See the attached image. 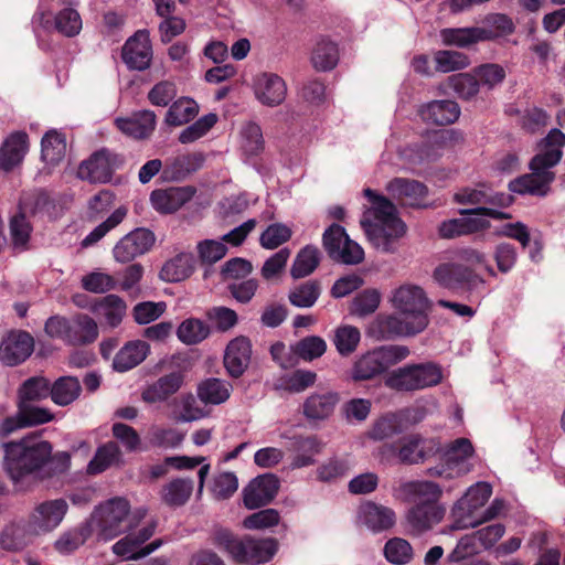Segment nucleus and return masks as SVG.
Masks as SVG:
<instances>
[{
  "mask_svg": "<svg viewBox=\"0 0 565 565\" xmlns=\"http://www.w3.org/2000/svg\"><path fill=\"white\" fill-rule=\"evenodd\" d=\"M390 303L395 312L377 317L372 324L371 331L377 338L413 337L428 327L431 301L422 286H398L392 290Z\"/></svg>",
  "mask_w": 565,
  "mask_h": 565,
  "instance_id": "1",
  "label": "nucleus"
},
{
  "mask_svg": "<svg viewBox=\"0 0 565 565\" xmlns=\"http://www.w3.org/2000/svg\"><path fill=\"white\" fill-rule=\"evenodd\" d=\"M565 147V134L557 128L550 130L536 148V154L530 162L531 173L509 183L512 192L544 196L555 179L553 168L561 161Z\"/></svg>",
  "mask_w": 565,
  "mask_h": 565,
  "instance_id": "2",
  "label": "nucleus"
},
{
  "mask_svg": "<svg viewBox=\"0 0 565 565\" xmlns=\"http://www.w3.org/2000/svg\"><path fill=\"white\" fill-rule=\"evenodd\" d=\"M363 194L369 204L361 217V226L376 249L391 253L394 250V243L405 234L406 226L399 218L396 206L386 196L371 189H365Z\"/></svg>",
  "mask_w": 565,
  "mask_h": 565,
  "instance_id": "3",
  "label": "nucleus"
},
{
  "mask_svg": "<svg viewBox=\"0 0 565 565\" xmlns=\"http://www.w3.org/2000/svg\"><path fill=\"white\" fill-rule=\"evenodd\" d=\"M4 450L3 470L14 486L35 473L52 456L49 441L38 437H25L19 441L2 445Z\"/></svg>",
  "mask_w": 565,
  "mask_h": 565,
  "instance_id": "4",
  "label": "nucleus"
},
{
  "mask_svg": "<svg viewBox=\"0 0 565 565\" xmlns=\"http://www.w3.org/2000/svg\"><path fill=\"white\" fill-rule=\"evenodd\" d=\"M213 542L234 561L248 565L266 563L277 551L275 539L256 540L250 536L239 539L224 529L215 531Z\"/></svg>",
  "mask_w": 565,
  "mask_h": 565,
  "instance_id": "5",
  "label": "nucleus"
},
{
  "mask_svg": "<svg viewBox=\"0 0 565 565\" xmlns=\"http://www.w3.org/2000/svg\"><path fill=\"white\" fill-rule=\"evenodd\" d=\"M409 353L408 347L402 344L374 348L355 360L351 370V377L354 381L372 380L404 361Z\"/></svg>",
  "mask_w": 565,
  "mask_h": 565,
  "instance_id": "6",
  "label": "nucleus"
},
{
  "mask_svg": "<svg viewBox=\"0 0 565 565\" xmlns=\"http://www.w3.org/2000/svg\"><path fill=\"white\" fill-rule=\"evenodd\" d=\"M439 451L441 461L427 469L430 477L454 479L468 475L473 469L471 459L475 457V447L468 438H457L443 448L439 446Z\"/></svg>",
  "mask_w": 565,
  "mask_h": 565,
  "instance_id": "7",
  "label": "nucleus"
},
{
  "mask_svg": "<svg viewBox=\"0 0 565 565\" xmlns=\"http://www.w3.org/2000/svg\"><path fill=\"white\" fill-rule=\"evenodd\" d=\"M492 494V487L488 482L479 481L470 486L465 494L454 504L451 515L452 530L476 527L482 523L478 513Z\"/></svg>",
  "mask_w": 565,
  "mask_h": 565,
  "instance_id": "8",
  "label": "nucleus"
},
{
  "mask_svg": "<svg viewBox=\"0 0 565 565\" xmlns=\"http://www.w3.org/2000/svg\"><path fill=\"white\" fill-rule=\"evenodd\" d=\"M443 380L440 366L435 363L412 364L392 372L386 386L397 391H419L439 384Z\"/></svg>",
  "mask_w": 565,
  "mask_h": 565,
  "instance_id": "9",
  "label": "nucleus"
},
{
  "mask_svg": "<svg viewBox=\"0 0 565 565\" xmlns=\"http://www.w3.org/2000/svg\"><path fill=\"white\" fill-rule=\"evenodd\" d=\"M99 533L104 541H110L132 526L130 504L125 498H113L95 511Z\"/></svg>",
  "mask_w": 565,
  "mask_h": 565,
  "instance_id": "10",
  "label": "nucleus"
},
{
  "mask_svg": "<svg viewBox=\"0 0 565 565\" xmlns=\"http://www.w3.org/2000/svg\"><path fill=\"white\" fill-rule=\"evenodd\" d=\"M323 246L328 255L335 262L354 265L364 259L363 248L350 239L345 230L337 224L331 225L324 232Z\"/></svg>",
  "mask_w": 565,
  "mask_h": 565,
  "instance_id": "11",
  "label": "nucleus"
},
{
  "mask_svg": "<svg viewBox=\"0 0 565 565\" xmlns=\"http://www.w3.org/2000/svg\"><path fill=\"white\" fill-rule=\"evenodd\" d=\"M434 279L441 287L455 292L472 291L484 284V280L461 264H443L434 270Z\"/></svg>",
  "mask_w": 565,
  "mask_h": 565,
  "instance_id": "12",
  "label": "nucleus"
},
{
  "mask_svg": "<svg viewBox=\"0 0 565 565\" xmlns=\"http://www.w3.org/2000/svg\"><path fill=\"white\" fill-rule=\"evenodd\" d=\"M439 452V443L435 439H424L418 435H409L401 439L398 449L393 446H384L382 456L388 457L397 454L404 463H419Z\"/></svg>",
  "mask_w": 565,
  "mask_h": 565,
  "instance_id": "13",
  "label": "nucleus"
},
{
  "mask_svg": "<svg viewBox=\"0 0 565 565\" xmlns=\"http://www.w3.org/2000/svg\"><path fill=\"white\" fill-rule=\"evenodd\" d=\"M68 504L64 499H54L38 504L31 512L28 526L32 534L49 533L63 521Z\"/></svg>",
  "mask_w": 565,
  "mask_h": 565,
  "instance_id": "14",
  "label": "nucleus"
},
{
  "mask_svg": "<svg viewBox=\"0 0 565 565\" xmlns=\"http://www.w3.org/2000/svg\"><path fill=\"white\" fill-rule=\"evenodd\" d=\"M121 162L118 154L103 149L79 164L77 175L82 180H87L92 183H106Z\"/></svg>",
  "mask_w": 565,
  "mask_h": 565,
  "instance_id": "15",
  "label": "nucleus"
},
{
  "mask_svg": "<svg viewBox=\"0 0 565 565\" xmlns=\"http://www.w3.org/2000/svg\"><path fill=\"white\" fill-rule=\"evenodd\" d=\"M154 533V525L148 524L139 530L137 534H128L116 542L111 550L117 556L125 559H139L154 552L162 545L161 540H154L146 546L142 544L148 541Z\"/></svg>",
  "mask_w": 565,
  "mask_h": 565,
  "instance_id": "16",
  "label": "nucleus"
},
{
  "mask_svg": "<svg viewBox=\"0 0 565 565\" xmlns=\"http://www.w3.org/2000/svg\"><path fill=\"white\" fill-rule=\"evenodd\" d=\"M34 350V340L25 331H10L0 342V361L8 366L24 362Z\"/></svg>",
  "mask_w": 565,
  "mask_h": 565,
  "instance_id": "17",
  "label": "nucleus"
},
{
  "mask_svg": "<svg viewBox=\"0 0 565 565\" xmlns=\"http://www.w3.org/2000/svg\"><path fill=\"white\" fill-rule=\"evenodd\" d=\"M154 243V235L146 228H136L125 235L113 248V255L118 263H128L146 254Z\"/></svg>",
  "mask_w": 565,
  "mask_h": 565,
  "instance_id": "18",
  "label": "nucleus"
},
{
  "mask_svg": "<svg viewBox=\"0 0 565 565\" xmlns=\"http://www.w3.org/2000/svg\"><path fill=\"white\" fill-rule=\"evenodd\" d=\"M443 505L413 504L405 514V525L412 535H422L441 522L445 516Z\"/></svg>",
  "mask_w": 565,
  "mask_h": 565,
  "instance_id": "19",
  "label": "nucleus"
},
{
  "mask_svg": "<svg viewBox=\"0 0 565 565\" xmlns=\"http://www.w3.org/2000/svg\"><path fill=\"white\" fill-rule=\"evenodd\" d=\"M386 192L403 204L426 207V198L428 195L427 186L417 181L406 178H394L385 185Z\"/></svg>",
  "mask_w": 565,
  "mask_h": 565,
  "instance_id": "20",
  "label": "nucleus"
},
{
  "mask_svg": "<svg viewBox=\"0 0 565 565\" xmlns=\"http://www.w3.org/2000/svg\"><path fill=\"white\" fill-rule=\"evenodd\" d=\"M253 90L260 104L275 107L285 100L287 86L279 75L264 72L254 77Z\"/></svg>",
  "mask_w": 565,
  "mask_h": 565,
  "instance_id": "21",
  "label": "nucleus"
},
{
  "mask_svg": "<svg viewBox=\"0 0 565 565\" xmlns=\"http://www.w3.org/2000/svg\"><path fill=\"white\" fill-rule=\"evenodd\" d=\"M115 126L121 134L131 139L147 140L156 129L157 116L152 110H138L127 117H117Z\"/></svg>",
  "mask_w": 565,
  "mask_h": 565,
  "instance_id": "22",
  "label": "nucleus"
},
{
  "mask_svg": "<svg viewBox=\"0 0 565 565\" xmlns=\"http://www.w3.org/2000/svg\"><path fill=\"white\" fill-rule=\"evenodd\" d=\"M278 488L279 481L275 475L265 473L254 478L243 490L245 507L253 510L268 504Z\"/></svg>",
  "mask_w": 565,
  "mask_h": 565,
  "instance_id": "23",
  "label": "nucleus"
},
{
  "mask_svg": "<svg viewBox=\"0 0 565 565\" xmlns=\"http://www.w3.org/2000/svg\"><path fill=\"white\" fill-rule=\"evenodd\" d=\"M458 204H470L488 207H507L512 204L513 198L510 194L493 192L486 185L478 188H462L454 194Z\"/></svg>",
  "mask_w": 565,
  "mask_h": 565,
  "instance_id": "24",
  "label": "nucleus"
},
{
  "mask_svg": "<svg viewBox=\"0 0 565 565\" xmlns=\"http://www.w3.org/2000/svg\"><path fill=\"white\" fill-rule=\"evenodd\" d=\"M152 49L149 34L145 30L135 33L122 47V60L129 68L143 71L149 67Z\"/></svg>",
  "mask_w": 565,
  "mask_h": 565,
  "instance_id": "25",
  "label": "nucleus"
},
{
  "mask_svg": "<svg viewBox=\"0 0 565 565\" xmlns=\"http://www.w3.org/2000/svg\"><path fill=\"white\" fill-rule=\"evenodd\" d=\"M339 402L337 392L310 394L302 404V415L309 423L324 422L332 416Z\"/></svg>",
  "mask_w": 565,
  "mask_h": 565,
  "instance_id": "26",
  "label": "nucleus"
},
{
  "mask_svg": "<svg viewBox=\"0 0 565 565\" xmlns=\"http://www.w3.org/2000/svg\"><path fill=\"white\" fill-rule=\"evenodd\" d=\"M358 516L360 522L374 533L384 532L393 527L396 522L393 509L374 502L362 504Z\"/></svg>",
  "mask_w": 565,
  "mask_h": 565,
  "instance_id": "27",
  "label": "nucleus"
},
{
  "mask_svg": "<svg viewBox=\"0 0 565 565\" xmlns=\"http://www.w3.org/2000/svg\"><path fill=\"white\" fill-rule=\"evenodd\" d=\"M291 440L290 451H292V458L290 468L301 469L315 465V457L321 454L324 446L323 443L313 435L295 436Z\"/></svg>",
  "mask_w": 565,
  "mask_h": 565,
  "instance_id": "28",
  "label": "nucleus"
},
{
  "mask_svg": "<svg viewBox=\"0 0 565 565\" xmlns=\"http://www.w3.org/2000/svg\"><path fill=\"white\" fill-rule=\"evenodd\" d=\"M399 491L404 499L413 504H431L438 503L443 489L436 482L428 480L407 481L401 484Z\"/></svg>",
  "mask_w": 565,
  "mask_h": 565,
  "instance_id": "29",
  "label": "nucleus"
},
{
  "mask_svg": "<svg viewBox=\"0 0 565 565\" xmlns=\"http://www.w3.org/2000/svg\"><path fill=\"white\" fill-rule=\"evenodd\" d=\"M252 344L245 337L233 339L226 347L224 365L233 377L241 376L250 362Z\"/></svg>",
  "mask_w": 565,
  "mask_h": 565,
  "instance_id": "30",
  "label": "nucleus"
},
{
  "mask_svg": "<svg viewBox=\"0 0 565 565\" xmlns=\"http://www.w3.org/2000/svg\"><path fill=\"white\" fill-rule=\"evenodd\" d=\"M418 114L425 122L444 126L459 118L460 107L454 100H433L423 105Z\"/></svg>",
  "mask_w": 565,
  "mask_h": 565,
  "instance_id": "31",
  "label": "nucleus"
},
{
  "mask_svg": "<svg viewBox=\"0 0 565 565\" xmlns=\"http://www.w3.org/2000/svg\"><path fill=\"white\" fill-rule=\"evenodd\" d=\"M29 142L25 132L10 135L0 149V169L10 171L20 164L28 152Z\"/></svg>",
  "mask_w": 565,
  "mask_h": 565,
  "instance_id": "32",
  "label": "nucleus"
},
{
  "mask_svg": "<svg viewBox=\"0 0 565 565\" xmlns=\"http://www.w3.org/2000/svg\"><path fill=\"white\" fill-rule=\"evenodd\" d=\"M150 347L141 340H132L127 342L115 355L113 367L118 372H127L141 362L149 354Z\"/></svg>",
  "mask_w": 565,
  "mask_h": 565,
  "instance_id": "33",
  "label": "nucleus"
},
{
  "mask_svg": "<svg viewBox=\"0 0 565 565\" xmlns=\"http://www.w3.org/2000/svg\"><path fill=\"white\" fill-rule=\"evenodd\" d=\"M192 196L188 188H169L154 190L150 201L154 210L161 213H172L185 204Z\"/></svg>",
  "mask_w": 565,
  "mask_h": 565,
  "instance_id": "34",
  "label": "nucleus"
},
{
  "mask_svg": "<svg viewBox=\"0 0 565 565\" xmlns=\"http://www.w3.org/2000/svg\"><path fill=\"white\" fill-rule=\"evenodd\" d=\"M183 384L181 372H172L161 376L154 383L149 385L142 392V399L147 403H159L166 401L169 396L179 391Z\"/></svg>",
  "mask_w": 565,
  "mask_h": 565,
  "instance_id": "35",
  "label": "nucleus"
},
{
  "mask_svg": "<svg viewBox=\"0 0 565 565\" xmlns=\"http://www.w3.org/2000/svg\"><path fill=\"white\" fill-rule=\"evenodd\" d=\"M92 311L103 318L106 326L116 328L126 316L127 305L119 296L107 295L95 302Z\"/></svg>",
  "mask_w": 565,
  "mask_h": 565,
  "instance_id": "36",
  "label": "nucleus"
},
{
  "mask_svg": "<svg viewBox=\"0 0 565 565\" xmlns=\"http://www.w3.org/2000/svg\"><path fill=\"white\" fill-rule=\"evenodd\" d=\"M460 214L463 215L467 234H472L489 228L490 222L487 217L494 220H507L511 217L509 213L488 206L460 210Z\"/></svg>",
  "mask_w": 565,
  "mask_h": 565,
  "instance_id": "37",
  "label": "nucleus"
},
{
  "mask_svg": "<svg viewBox=\"0 0 565 565\" xmlns=\"http://www.w3.org/2000/svg\"><path fill=\"white\" fill-rule=\"evenodd\" d=\"M489 33L479 26L447 28L440 31V39L445 45L468 47L481 41H488Z\"/></svg>",
  "mask_w": 565,
  "mask_h": 565,
  "instance_id": "38",
  "label": "nucleus"
},
{
  "mask_svg": "<svg viewBox=\"0 0 565 565\" xmlns=\"http://www.w3.org/2000/svg\"><path fill=\"white\" fill-rule=\"evenodd\" d=\"M194 256L191 253H180L163 265L160 277L169 282L182 281L194 271Z\"/></svg>",
  "mask_w": 565,
  "mask_h": 565,
  "instance_id": "39",
  "label": "nucleus"
},
{
  "mask_svg": "<svg viewBox=\"0 0 565 565\" xmlns=\"http://www.w3.org/2000/svg\"><path fill=\"white\" fill-rule=\"evenodd\" d=\"M30 534L28 525L10 521L0 530V548L6 552L21 551L28 544Z\"/></svg>",
  "mask_w": 565,
  "mask_h": 565,
  "instance_id": "40",
  "label": "nucleus"
},
{
  "mask_svg": "<svg viewBox=\"0 0 565 565\" xmlns=\"http://www.w3.org/2000/svg\"><path fill=\"white\" fill-rule=\"evenodd\" d=\"M232 385L220 379H206L198 386V397L204 404L218 405L231 396Z\"/></svg>",
  "mask_w": 565,
  "mask_h": 565,
  "instance_id": "41",
  "label": "nucleus"
},
{
  "mask_svg": "<svg viewBox=\"0 0 565 565\" xmlns=\"http://www.w3.org/2000/svg\"><path fill=\"white\" fill-rule=\"evenodd\" d=\"M201 153H184L171 159L166 167L164 173L173 180H183L189 174L198 171L203 163Z\"/></svg>",
  "mask_w": 565,
  "mask_h": 565,
  "instance_id": "42",
  "label": "nucleus"
},
{
  "mask_svg": "<svg viewBox=\"0 0 565 565\" xmlns=\"http://www.w3.org/2000/svg\"><path fill=\"white\" fill-rule=\"evenodd\" d=\"M97 337V324L90 317L83 315L70 320L68 344L90 343Z\"/></svg>",
  "mask_w": 565,
  "mask_h": 565,
  "instance_id": "43",
  "label": "nucleus"
},
{
  "mask_svg": "<svg viewBox=\"0 0 565 565\" xmlns=\"http://www.w3.org/2000/svg\"><path fill=\"white\" fill-rule=\"evenodd\" d=\"M120 462L121 451L118 445L114 441H109L96 450L95 456L87 465V472L90 475H98Z\"/></svg>",
  "mask_w": 565,
  "mask_h": 565,
  "instance_id": "44",
  "label": "nucleus"
},
{
  "mask_svg": "<svg viewBox=\"0 0 565 565\" xmlns=\"http://www.w3.org/2000/svg\"><path fill=\"white\" fill-rule=\"evenodd\" d=\"M79 381L74 376H62L51 386L50 396L60 406L72 404L81 394Z\"/></svg>",
  "mask_w": 565,
  "mask_h": 565,
  "instance_id": "45",
  "label": "nucleus"
},
{
  "mask_svg": "<svg viewBox=\"0 0 565 565\" xmlns=\"http://www.w3.org/2000/svg\"><path fill=\"white\" fill-rule=\"evenodd\" d=\"M41 153L47 164H57L66 153L65 136L57 130L47 131L41 141Z\"/></svg>",
  "mask_w": 565,
  "mask_h": 565,
  "instance_id": "46",
  "label": "nucleus"
},
{
  "mask_svg": "<svg viewBox=\"0 0 565 565\" xmlns=\"http://www.w3.org/2000/svg\"><path fill=\"white\" fill-rule=\"evenodd\" d=\"M193 488L192 479H173L163 487L162 500L171 507L183 505L190 499Z\"/></svg>",
  "mask_w": 565,
  "mask_h": 565,
  "instance_id": "47",
  "label": "nucleus"
},
{
  "mask_svg": "<svg viewBox=\"0 0 565 565\" xmlns=\"http://www.w3.org/2000/svg\"><path fill=\"white\" fill-rule=\"evenodd\" d=\"M320 263V252L316 246L308 245L297 254L290 269L295 279L303 278L315 271Z\"/></svg>",
  "mask_w": 565,
  "mask_h": 565,
  "instance_id": "48",
  "label": "nucleus"
},
{
  "mask_svg": "<svg viewBox=\"0 0 565 565\" xmlns=\"http://www.w3.org/2000/svg\"><path fill=\"white\" fill-rule=\"evenodd\" d=\"M199 113L198 104L191 98H179L169 108L166 122L170 126H181L192 120Z\"/></svg>",
  "mask_w": 565,
  "mask_h": 565,
  "instance_id": "49",
  "label": "nucleus"
},
{
  "mask_svg": "<svg viewBox=\"0 0 565 565\" xmlns=\"http://www.w3.org/2000/svg\"><path fill=\"white\" fill-rule=\"evenodd\" d=\"M361 341V332L356 327L343 324L334 330L333 344L342 356L352 354Z\"/></svg>",
  "mask_w": 565,
  "mask_h": 565,
  "instance_id": "50",
  "label": "nucleus"
},
{
  "mask_svg": "<svg viewBox=\"0 0 565 565\" xmlns=\"http://www.w3.org/2000/svg\"><path fill=\"white\" fill-rule=\"evenodd\" d=\"M339 61V51L335 43L321 40L316 44L312 52L311 62L316 70H332Z\"/></svg>",
  "mask_w": 565,
  "mask_h": 565,
  "instance_id": "51",
  "label": "nucleus"
},
{
  "mask_svg": "<svg viewBox=\"0 0 565 565\" xmlns=\"http://www.w3.org/2000/svg\"><path fill=\"white\" fill-rule=\"evenodd\" d=\"M317 373L309 370H296L290 374L279 379L277 388L285 390L290 393H301L315 385Z\"/></svg>",
  "mask_w": 565,
  "mask_h": 565,
  "instance_id": "52",
  "label": "nucleus"
},
{
  "mask_svg": "<svg viewBox=\"0 0 565 565\" xmlns=\"http://www.w3.org/2000/svg\"><path fill=\"white\" fill-rule=\"evenodd\" d=\"M239 146L248 156H257L264 149V139L260 127L254 122H246L239 130Z\"/></svg>",
  "mask_w": 565,
  "mask_h": 565,
  "instance_id": "53",
  "label": "nucleus"
},
{
  "mask_svg": "<svg viewBox=\"0 0 565 565\" xmlns=\"http://www.w3.org/2000/svg\"><path fill=\"white\" fill-rule=\"evenodd\" d=\"M183 434L175 428L151 426L148 433V441L152 447L174 449L183 441Z\"/></svg>",
  "mask_w": 565,
  "mask_h": 565,
  "instance_id": "54",
  "label": "nucleus"
},
{
  "mask_svg": "<svg viewBox=\"0 0 565 565\" xmlns=\"http://www.w3.org/2000/svg\"><path fill=\"white\" fill-rule=\"evenodd\" d=\"M436 71L450 73L467 68L470 65L469 57L461 52L440 50L434 54Z\"/></svg>",
  "mask_w": 565,
  "mask_h": 565,
  "instance_id": "55",
  "label": "nucleus"
},
{
  "mask_svg": "<svg viewBox=\"0 0 565 565\" xmlns=\"http://www.w3.org/2000/svg\"><path fill=\"white\" fill-rule=\"evenodd\" d=\"M386 561L394 565H406L414 557V551L408 541L402 537L390 539L384 545Z\"/></svg>",
  "mask_w": 565,
  "mask_h": 565,
  "instance_id": "56",
  "label": "nucleus"
},
{
  "mask_svg": "<svg viewBox=\"0 0 565 565\" xmlns=\"http://www.w3.org/2000/svg\"><path fill=\"white\" fill-rule=\"evenodd\" d=\"M209 334V327L203 321L194 318L184 320L177 330L178 339L189 345L202 342Z\"/></svg>",
  "mask_w": 565,
  "mask_h": 565,
  "instance_id": "57",
  "label": "nucleus"
},
{
  "mask_svg": "<svg viewBox=\"0 0 565 565\" xmlns=\"http://www.w3.org/2000/svg\"><path fill=\"white\" fill-rule=\"evenodd\" d=\"M449 85L454 92L465 100L473 99L480 90V82L472 71L471 73H460L449 77Z\"/></svg>",
  "mask_w": 565,
  "mask_h": 565,
  "instance_id": "58",
  "label": "nucleus"
},
{
  "mask_svg": "<svg viewBox=\"0 0 565 565\" xmlns=\"http://www.w3.org/2000/svg\"><path fill=\"white\" fill-rule=\"evenodd\" d=\"M50 381L43 376L28 379L19 390L20 403L40 401L50 395Z\"/></svg>",
  "mask_w": 565,
  "mask_h": 565,
  "instance_id": "59",
  "label": "nucleus"
},
{
  "mask_svg": "<svg viewBox=\"0 0 565 565\" xmlns=\"http://www.w3.org/2000/svg\"><path fill=\"white\" fill-rule=\"evenodd\" d=\"M320 296V286L317 281L303 282L289 292V301L298 308L312 307Z\"/></svg>",
  "mask_w": 565,
  "mask_h": 565,
  "instance_id": "60",
  "label": "nucleus"
},
{
  "mask_svg": "<svg viewBox=\"0 0 565 565\" xmlns=\"http://www.w3.org/2000/svg\"><path fill=\"white\" fill-rule=\"evenodd\" d=\"M54 26L63 35L72 38L81 32L83 22L76 9L64 8L55 15Z\"/></svg>",
  "mask_w": 565,
  "mask_h": 565,
  "instance_id": "61",
  "label": "nucleus"
},
{
  "mask_svg": "<svg viewBox=\"0 0 565 565\" xmlns=\"http://www.w3.org/2000/svg\"><path fill=\"white\" fill-rule=\"evenodd\" d=\"M81 285L86 291L105 294L116 288L117 280L107 273L94 270L82 277Z\"/></svg>",
  "mask_w": 565,
  "mask_h": 565,
  "instance_id": "62",
  "label": "nucleus"
},
{
  "mask_svg": "<svg viewBox=\"0 0 565 565\" xmlns=\"http://www.w3.org/2000/svg\"><path fill=\"white\" fill-rule=\"evenodd\" d=\"M326 350V341L318 335L306 337L291 347V351L305 361L320 358Z\"/></svg>",
  "mask_w": 565,
  "mask_h": 565,
  "instance_id": "63",
  "label": "nucleus"
},
{
  "mask_svg": "<svg viewBox=\"0 0 565 565\" xmlns=\"http://www.w3.org/2000/svg\"><path fill=\"white\" fill-rule=\"evenodd\" d=\"M401 431V418L396 414H387L373 424L367 436L373 440H384Z\"/></svg>",
  "mask_w": 565,
  "mask_h": 565,
  "instance_id": "64",
  "label": "nucleus"
}]
</instances>
